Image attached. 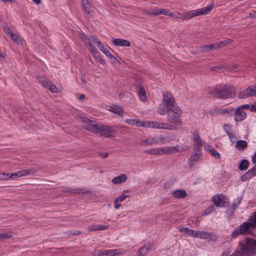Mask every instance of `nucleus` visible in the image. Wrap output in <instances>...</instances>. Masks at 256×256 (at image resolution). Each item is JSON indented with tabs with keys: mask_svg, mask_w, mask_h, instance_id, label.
Wrapping results in <instances>:
<instances>
[{
	"mask_svg": "<svg viewBox=\"0 0 256 256\" xmlns=\"http://www.w3.org/2000/svg\"><path fill=\"white\" fill-rule=\"evenodd\" d=\"M168 125L170 129L168 130H174L182 126L180 117L182 112L178 106H174L173 108H169L167 110Z\"/></svg>",
	"mask_w": 256,
	"mask_h": 256,
	"instance_id": "obj_1",
	"label": "nucleus"
},
{
	"mask_svg": "<svg viewBox=\"0 0 256 256\" xmlns=\"http://www.w3.org/2000/svg\"><path fill=\"white\" fill-rule=\"evenodd\" d=\"M86 128L95 134H99L108 138H114L116 132L112 127L100 124H94L92 128L87 127Z\"/></svg>",
	"mask_w": 256,
	"mask_h": 256,
	"instance_id": "obj_2",
	"label": "nucleus"
},
{
	"mask_svg": "<svg viewBox=\"0 0 256 256\" xmlns=\"http://www.w3.org/2000/svg\"><path fill=\"white\" fill-rule=\"evenodd\" d=\"M254 228L253 222H244L238 226L234 229L232 234V236L233 238H236L238 235H246L252 232V228Z\"/></svg>",
	"mask_w": 256,
	"mask_h": 256,
	"instance_id": "obj_3",
	"label": "nucleus"
},
{
	"mask_svg": "<svg viewBox=\"0 0 256 256\" xmlns=\"http://www.w3.org/2000/svg\"><path fill=\"white\" fill-rule=\"evenodd\" d=\"M214 92L216 97L223 99L232 98L235 94L234 88L231 86H220Z\"/></svg>",
	"mask_w": 256,
	"mask_h": 256,
	"instance_id": "obj_4",
	"label": "nucleus"
},
{
	"mask_svg": "<svg viewBox=\"0 0 256 256\" xmlns=\"http://www.w3.org/2000/svg\"><path fill=\"white\" fill-rule=\"evenodd\" d=\"M213 4H208L206 7L190 11L184 14L186 20H188L194 16L204 15L208 14L213 8Z\"/></svg>",
	"mask_w": 256,
	"mask_h": 256,
	"instance_id": "obj_5",
	"label": "nucleus"
},
{
	"mask_svg": "<svg viewBox=\"0 0 256 256\" xmlns=\"http://www.w3.org/2000/svg\"><path fill=\"white\" fill-rule=\"evenodd\" d=\"M232 42V40L228 39L224 41L219 42H218L210 44L208 45H206L201 47L200 51L203 52H209L211 50L226 46L229 44L231 43Z\"/></svg>",
	"mask_w": 256,
	"mask_h": 256,
	"instance_id": "obj_6",
	"label": "nucleus"
},
{
	"mask_svg": "<svg viewBox=\"0 0 256 256\" xmlns=\"http://www.w3.org/2000/svg\"><path fill=\"white\" fill-rule=\"evenodd\" d=\"M166 138L162 136L155 137H148V138L143 140L141 141L142 146H152L154 144L162 145L165 144Z\"/></svg>",
	"mask_w": 256,
	"mask_h": 256,
	"instance_id": "obj_7",
	"label": "nucleus"
},
{
	"mask_svg": "<svg viewBox=\"0 0 256 256\" xmlns=\"http://www.w3.org/2000/svg\"><path fill=\"white\" fill-rule=\"evenodd\" d=\"M143 127L152 128L166 130L170 129L168 124L156 121H144Z\"/></svg>",
	"mask_w": 256,
	"mask_h": 256,
	"instance_id": "obj_8",
	"label": "nucleus"
},
{
	"mask_svg": "<svg viewBox=\"0 0 256 256\" xmlns=\"http://www.w3.org/2000/svg\"><path fill=\"white\" fill-rule=\"evenodd\" d=\"M94 42L97 45L99 49L110 60L115 62L116 60V57L112 56L110 50V48L106 45H103L100 40L96 37L94 36L92 38Z\"/></svg>",
	"mask_w": 256,
	"mask_h": 256,
	"instance_id": "obj_9",
	"label": "nucleus"
},
{
	"mask_svg": "<svg viewBox=\"0 0 256 256\" xmlns=\"http://www.w3.org/2000/svg\"><path fill=\"white\" fill-rule=\"evenodd\" d=\"M162 103L166 107V110L178 106L172 94L168 92L163 94Z\"/></svg>",
	"mask_w": 256,
	"mask_h": 256,
	"instance_id": "obj_10",
	"label": "nucleus"
},
{
	"mask_svg": "<svg viewBox=\"0 0 256 256\" xmlns=\"http://www.w3.org/2000/svg\"><path fill=\"white\" fill-rule=\"evenodd\" d=\"M122 254L120 249L100 250L97 252V256H118Z\"/></svg>",
	"mask_w": 256,
	"mask_h": 256,
	"instance_id": "obj_11",
	"label": "nucleus"
},
{
	"mask_svg": "<svg viewBox=\"0 0 256 256\" xmlns=\"http://www.w3.org/2000/svg\"><path fill=\"white\" fill-rule=\"evenodd\" d=\"M250 96H256V85L248 88L238 94L240 98H246Z\"/></svg>",
	"mask_w": 256,
	"mask_h": 256,
	"instance_id": "obj_12",
	"label": "nucleus"
},
{
	"mask_svg": "<svg viewBox=\"0 0 256 256\" xmlns=\"http://www.w3.org/2000/svg\"><path fill=\"white\" fill-rule=\"evenodd\" d=\"M227 198L222 194H216L212 198V200L216 206L223 207L226 202Z\"/></svg>",
	"mask_w": 256,
	"mask_h": 256,
	"instance_id": "obj_13",
	"label": "nucleus"
},
{
	"mask_svg": "<svg viewBox=\"0 0 256 256\" xmlns=\"http://www.w3.org/2000/svg\"><path fill=\"white\" fill-rule=\"evenodd\" d=\"M194 150H201L202 141L198 131H194L192 136Z\"/></svg>",
	"mask_w": 256,
	"mask_h": 256,
	"instance_id": "obj_14",
	"label": "nucleus"
},
{
	"mask_svg": "<svg viewBox=\"0 0 256 256\" xmlns=\"http://www.w3.org/2000/svg\"><path fill=\"white\" fill-rule=\"evenodd\" d=\"M167 9L156 8L152 10H146V13L148 16H157L160 15H165Z\"/></svg>",
	"mask_w": 256,
	"mask_h": 256,
	"instance_id": "obj_15",
	"label": "nucleus"
},
{
	"mask_svg": "<svg viewBox=\"0 0 256 256\" xmlns=\"http://www.w3.org/2000/svg\"><path fill=\"white\" fill-rule=\"evenodd\" d=\"M246 116V114L240 108H237L234 113V120L236 122H240L244 120Z\"/></svg>",
	"mask_w": 256,
	"mask_h": 256,
	"instance_id": "obj_16",
	"label": "nucleus"
},
{
	"mask_svg": "<svg viewBox=\"0 0 256 256\" xmlns=\"http://www.w3.org/2000/svg\"><path fill=\"white\" fill-rule=\"evenodd\" d=\"M30 173V170H22L16 172L9 173L10 179H16L22 176H27Z\"/></svg>",
	"mask_w": 256,
	"mask_h": 256,
	"instance_id": "obj_17",
	"label": "nucleus"
},
{
	"mask_svg": "<svg viewBox=\"0 0 256 256\" xmlns=\"http://www.w3.org/2000/svg\"><path fill=\"white\" fill-rule=\"evenodd\" d=\"M172 196L176 199H184L187 196V192L182 189L176 190L172 192Z\"/></svg>",
	"mask_w": 256,
	"mask_h": 256,
	"instance_id": "obj_18",
	"label": "nucleus"
},
{
	"mask_svg": "<svg viewBox=\"0 0 256 256\" xmlns=\"http://www.w3.org/2000/svg\"><path fill=\"white\" fill-rule=\"evenodd\" d=\"M80 36L85 44L88 46V49L90 50L92 54L96 52V49L92 47L90 43V40L87 36L85 35L84 34H80Z\"/></svg>",
	"mask_w": 256,
	"mask_h": 256,
	"instance_id": "obj_19",
	"label": "nucleus"
},
{
	"mask_svg": "<svg viewBox=\"0 0 256 256\" xmlns=\"http://www.w3.org/2000/svg\"><path fill=\"white\" fill-rule=\"evenodd\" d=\"M108 110L112 112L117 114L120 117L124 116V110L120 106L112 105L110 106Z\"/></svg>",
	"mask_w": 256,
	"mask_h": 256,
	"instance_id": "obj_20",
	"label": "nucleus"
},
{
	"mask_svg": "<svg viewBox=\"0 0 256 256\" xmlns=\"http://www.w3.org/2000/svg\"><path fill=\"white\" fill-rule=\"evenodd\" d=\"M6 32L10 36L11 39L18 44H20L21 46L24 45V41L23 40H22L16 34L13 33L10 30H8L7 31H6Z\"/></svg>",
	"mask_w": 256,
	"mask_h": 256,
	"instance_id": "obj_21",
	"label": "nucleus"
},
{
	"mask_svg": "<svg viewBox=\"0 0 256 256\" xmlns=\"http://www.w3.org/2000/svg\"><path fill=\"white\" fill-rule=\"evenodd\" d=\"M128 178L126 174H122L113 178L112 180V182L114 184L124 183L126 181Z\"/></svg>",
	"mask_w": 256,
	"mask_h": 256,
	"instance_id": "obj_22",
	"label": "nucleus"
},
{
	"mask_svg": "<svg viewBox=\"0 0 256 256\" xmlns=\"http://www.w3.org/2000/svg\"><path fill=\"white\" fill-rule=\"evenodd\" d=\"M112 43L116 46H130V43L128 40L122 38H115L112 40Z\"/></svg>",
	"mask_w": 256,
	"mask_h": 256,
	"instance_id": "obj_23",
	"label": "nucleus"
},
{
	"mask_svg": "<svg viewBox=\"0 0 256 256\" xmlns=\"http://www.w3.org/2000/svg\"><path fill=\"white\" fill-rule=\"evenodd\" d=\"M201 156V150H194L190 156V164H194V162L199 160Z\"/></svg>",
	"mask_w": 256,
	"mask_h": 256,
	"instance_id": "obj_24",
	"label": "nucleus"
},
{
	"mask_svg": "<svg viewBox=\"0 0 256 256\" xmlns=\"http://www.w3.org/2000/svg\"><path fill=\"white\" fill-rule=\"evenodd\" d=\"M42 84L45 87L48 88V89L52 92H58V89L55 85L53 84L51 82H49L47 80H44L42 82Z\"/></svg>",
	"mask_w": 256,
	"mask_h": 256,
	"instance_id": "obj_25",
	"label": "nucleus"
},
{
	"mask_svg": "<svg viewBox=\"0 0 256 256\" xmlns=\"http://www.w3.org/2000/svg\"><path fill=\"white\" fill-rule=\"evenodd\" d=\"M144 121H141L138 119L129 118L126 120L125 122L130 126L136 125L138 126L143 127Z\"/></svg>",
	"mask_w": 256,
	"mask_h": 256,
	"instance_id": "obj_26",
	"label": "nucleus"
},
{
	"mask_svg": "<svg viewBox=\"0 0 256 256\" xmlns=\"http://www.w3.org/2000/svg\"><path fill=\"white\" fill-rule=\"evenodd\" d=\"M212 234L211 232L200 230L199 238L210 240L212 239Z\"/></svg>",
	"mask_w": 256,
	"mask_h": 256,
	"instance_id": "obj_27",
	"label": "nucleus"
},
{
	"mask_svg": "<svg viewBox=\"0 0 256 256\" xmlns=\"http://www.w3.org/2000/svg\"><path fill=\"white\" fill-rule=\"evenodd\" d=\"M83 9L89 16H92V12L90 10V4L88 0H82Z\"/></svg>",
	"mask_w": 256,
	"mask_h": 256,
	"instance_id": "obj_28",
	"label": "nucleus"
},
{
	"mask_svg": "<svg viewBox=\"0 0 256 256\" xmlns=\"http://www.w3.org/2000/svg\"><path fill=\"white\" fill-rule=\"evenodd\" d=\"M248 146V144L245 140H239L235 144V147L240 150H243Z\"/></svg>",
	"mask_w": 256,
	"mask_h": 256,
	"instance_id": "obj_29",
	"label": "nucleus"
},
{
	"mask_svg": "<svg viewBox=\"0 0 256 256\" xmlns=\"http://www.w3.org/2000/svg\"><path fill=\"white\" fill-rule=\"evenodd\" d=\"M255 176H256V173H254L251 169H250L241 176V180L242 181H246Z\"/></svg>",
	"mask_w": 256,
	"mask_h": 256,
	"instance_id": "obj_30",
	"label": "nucleus"
},
{
	"mask_svg": "<svg viewBox=\"0 0 256 256\" xmlns=\"http://www.w3.org/2000/svg\"><path fill=\"white\" fill-rule=\"evenodd\" d=\"M138 97L142 101L145 102L147 100V97L146 96V94L144 90V89L143 87L141 86H138Z\"/></svg>",
	"mask_w": 256,
	"mask_h": 256,
	"instance_id": "obj_31",
	"label": "nucleus"
},
{
	"mask_svg": "<svg viewBox=\"0 0 256 256\" xmlns=\"http://www.w3.org/2000/svg\"><path fill=\"white\" fill-rule=\"evenodd\" d=\"M129 192H130L128 190H124L122 191V194H120L119 196L117 197L116 198V201H118L119 202H122L127 198L130 196L128 194H128Z\"/></svg>",
	"mask_w": 256,
	"mask_h": 256,
	"instance_id": "obj_32",
	"label": "nucleus"
},
{
	"mask_svg": "<svg viewBox=\"0 0 256 256\" xmlns=\"http://www.w3.org/2000/svg\"><path fill=\"white\" fill-rule=\"evenodd\" d=\"M150 250V246H144L141 248L138 252V256H144L146 255Z\"/></svg>",
	"mask_w": 256,
	"mask_h": 256,
	"instance_id": "obj_33",
	"label": "nucleus"
},
{
	"mask_svg": "<svg viewBox=\"0 0 256 256\" xmlns=\"http://www.w3.org/2000/svg\"><path fill=\"white\" fill-rule=\"evenodd\" d=\"M108 228V226L106 225H94L88 228L89 231H93L96 230H105Z\"/></svg>",
	"mask_w": 256,
	"mask_h": 256,
	"instance_id": "obj_34",
	"label": "nucleus"
},
{
	"mask_svg": "<svg viewBox=\"0 0 256 256\" xmlns=\"http://www.w3.org/2000/svg\"><path fill=\"white\" fill-rule=\"evenodd\" d=\"M249 166V162L246 160H242L239 165L238 168L240 170H246Z\"/></svg>",
	"mask_w": 256,
	"mask_h": 256,
	"instance_id": "obj_35",
	"label": "nucleus"
},
{
	"mask_svg": "<svg viewBox=\"0 0 256 256\" xmlns=\"http://www.w3.org/2000/svg\"><path fill=\"white\" fill-rule=\"evenodd\" d=\"M166 106L164 104H160L158 108V113L162 116H164L166 114V112H167L166 107H165Z\"/></svg>",
	"mask_w": 256,
	"mask_h": 256,
	"instance_id": "obj_36",
	"label": "nucleus"
},
{
	"mask_svg": "<svg viewBox=\"0 0 256 256\" xmlns=\"http://www.w3.org/2000/svg\"><path fill=\"white\" fill-rule=\"evenodd\" d=\"M166 150L167 154L175 153L178 151V148L176 146L166 147Z\"/></svg>",
	"mask_w": 256,
	"mask_h": 256,
	"instance_id": "obj_37",
	"label": "nucleus"
},
{
	"mask_svg": "<svg viewBox=\"0 0 256 256\" xmlns=\"http://www.w3.org/2000/svg\"><path fill=\"white\" fill-rule=\"evenodd\" d=\"M98 52V50H96V52H95L93 54L94 55V56L96 60L100 63V64L104 65L105 64V62L104 60L99 55H96Z\"/></svg>",
	"mask_w": 256,
	"mask_h": 256,
	"instance_id": "obj_38",
	"label": "nucleus"
},
{
	"mask_svg": "<svg viewBox=\"0 0 256 256\" xmlns=\"http://www.w3.org/2000/svg\"><path fill=\"white\" fill-rule=\"evenodd\" d=\"M12 237L11 232L10 233H0V240L9 239Z\"/></svg>",
	"mask_w": 256,
	"mask_h": 256,
	"instance_id": "obj_39",
	"label": "nucleus"
},
{
	"mask_svg": "<svg viewBox=\"0 0 256 256\" xmlns=\"http://www.w3.org/2000/svg\"><path fill=\"white\" fill-rule=\"evenodd\" d=\"M214 210V206H210L206 209L202 214V216H206L211 214Z\"/></svg>",
	"mask_w": 256,
	"mask_h": 256,
	"instance_id": "obj_40",
	"label": "nucleus"
},
{
	"mask_svg": "<svg viewBox=\"0 0 256 256\" xmlns=\"http://www.w3.org/2000/svg\"><path fill=\"white\" fill-rule=\"evenodd\" d=\"M10 179L8 172H0V180H8Z\"/></svg>",
	"mask_w": 256,
	"mask_h": 256,
	"instance_id": "obj_41",
	"label": "nucleus"
},
{
	"mask_svg": "<svg viewBox=\"0 0 256 256\" xmlns=\"http://www.w3.org/2000/svg\"><path fill=\"white\" fill-rule=\"evenodd\" d=\"M146 152L152 155H158V148H153L146 150Z\"/></svg>",
	"mask_w": 256,
	"mask_h": 256,
	"instance_id": "obj_42",
	"label": "nucleus"
},
{
	"mask_svg": "<svg viewBox=\"0 0 256 256\" xmlns=\"http://www.w3.org/2000/svg\"><path fill=\"white\" fill-rule=\"evenodd\" d=\"M158 148V155H163V154H166V147H160V148Z\"/></svg>",
	"mask_w": 256,
	"mask_h": 256,
	"instance_id": "obj_43",
	"label": "nucleus"
},
{
	"mask_svg": "<svg viewBox=\"0 0 256 256\" xmlns=\"http://www.w3.org/2000/svg\"><path fill=\"white\" fill-rule=\"evenodd\" d=\"M232 109L229 110L228 108H220L218 110V113L220 114H228L230 113V112H232Z\"/></svg>",
	"mask_w": 256,
	"mask_h": 256,
	"instance_id": "obj_44",
	"label": "nucleus"
},
{
	"mask_svg": "<svg viewBox=\"0 0 256 256\" xmlns=\"http://www.w3.org/2000/svg\"><path fill=\"white\" fill-rule=\"evenodd\" d=\"M210 154L215 158L218 159L220 157V153L216 150L214 148V150H212V152Z\"/></svg>",
	"mask_w": 256,
	"mask_h": 256,
	"instance_id": "obj_45",
	"label": "nucleus"
},
{
	"mask_svg": "<svg viewBox=\"0 0 256 256\" xmlns=\"http://www.w3.org/2000/svg\"><path fill=\"white\" fill-rule=\"evenodd\" d=\"M224 130L226 132V134L231 132V126L229 124H224L223 126Z\"/></svg>",
	"mask_w": 256,
	"mask_h": 256,
	"instance_id": "obj_46",
	"label": "nucleus"
},
{
	"mask_svg": "<svg viewBox=\"0 0 256 256\" xmlns=\"http://www.w3.org/2000/svg\"><path fill=\"white\" fill-rule=\"evenodd\" d=\"M64 192H70V193H79L80 192V191H79V190L78 189H76V190H73V189H71L70 188H64Z\"/></svg>",
	"mask_w": 256,
	"mask_h": 256,
	"instance_id": "obj_47",
	"label": "nucleus"
},
{
	"mask_svg": "<svg viewBox=\"0 0 256 256\" xmlns=\"http://www.w3.org/2000/svg\"><path fill=\"white\" fill-rule=\"evenodd\" d=\"M204 148L207 152H208L210 153L212 152V150H214V148L212 146L207 144H204Z\"/></svg>",
	"mask_w": 256,
	"mask_h": 256,
	"instance_id": "obj_48",
	"label": "nucleus"
},
{
	"mask_svg": "<svg viewBox=\"0 0 256 256\" xmlns=\"http://www.w3.org/2000/svg\"><path fill=\"white\" fill-rule=\"evenodd\" d=\"M175 18H180V19H181L182 20H186L184 14H180V12H176V14Z\"/></svg>",
	"mask_w": 256,
	"mask_h": 256,
	"instance_id": "obj_49",
	"label": "nucleus"
},
{
	"mask_svg": "<svg viewBox=\"0 0 256 256\" xmlns=\"http://www.w3.org/2000/svg\"><path fill=\"white\" fill-rule=\"evenodd\" d=\"M242 198L238 197L237 198L234 200V206L236 208L238 206L240 203L242 201Z\"/></svg>",
	"mask_w": 256,
	"mask_h": 256,
	"instance_id": "obj_50",
	"label": "nucleus"
},
{
	"mask_svg": "<svg viewBox=\"0 0 256 256\" xmlns=\"http://www.w3.org/2000/svg\"><path fill=\"white\" fill-rule=\"evenodd\" d=\"M250 221L253 222L254 228H256V210L253 216L250 218Z\"/></svg>",
	"mask_w": 256,
	"mask_h": 256,
	"instance_id": "obj_51",
	"label": "nucleus"
},
{
	"mask_svg": "<svg viewBox=\"0 0 256 256\" xmlns=\"http://www.w3.org/2000/svg\"><path fill=\"white\" fill-rule=\"evenodd\" d=\"M179 231L180 232H184L188 235L189 231H190V229L187 227L182 228H180L179 229Z\"/></svg>",
	"mask_w": 256,
	"mask_h": 256,
	"instance_id": "obj_52",
	"label": "nucleus"
},
{
	"mask_svg": "<svg viewBox=\"0 0 256 256\" xmlns=\"http://www.w3.org/2000/svg\"><path fill=\"white\" fill-rule=\"evenodd\" d=\"M227 135L228 136L230 140L231 141H233L234 140H236V136L233 132H232L227 134Z\"/></svg>",
	"mask_w": 256,
	"mask_h": 256,
	"instance_id": "obj_53",
	"label": "nucleus"
},
{
	"mask_svg": "<svg viewBox=\"0 0 256 256\" xmlns=\"http://www.w3.org/2000/svg\"><path fill=\"white\" fill-rule=\"evenodd\" d=\"M166 16H168L171 18H175L176 14L174 13L170 12L168 9H167Z\"/></svg>",
	"mask_w": 256,
	"mask_h": 256,
	"instance_id": "obj_54",
	"label": "nucleus"
},
{
	"mask_svg": "<svg viewBox=\"0 0 256 256\" xmlns=\"http://www.w3.org/2000/svg\"><path fill=\"white\" fill-rule=\"evenodd\" d=\"M120 202L118 201H116V200L115 199L114 200V207L116 209H118L120 206H122L121 204L119 203Z\"/></svg>",
	"mask_w": 256,
	"mask_h": 256,
	"instance_id": "obj_55",
	"label": "nucleus"
},
{
	"mask_svg": "<svg viewBox=\"0 0 256 256\" xmlns=\"http://www.w3.org/2000/svg\"><path fill=\"white\" fill-rule=\"evenodd\" d=\"M250 106L249 104H243L242 106H240L238 108H240V110H242L244 108H248L250 110Z\"/></svg>",
	"mask_w": 256,
	"mask_h": 256,
	"instance_id": "obj_56",
	"label": "nucleus"
},
{
	"mask_svg": "<svg viewBox=\"0 0 256 256\" xmlns=\"http://www.w3.org/2000/svg\"><path fill=\"white\" fill-rule=\"evenodd\" d=\"M250 110L251 112H256V103L252 104L250 106Z\"/></svg>",
	"mask_w": 256,
	"mask_h": 256,
	"instance_id": "obj_57",
	"label": "nucleus"
},
{
	"mask_svg": "<svg viewBox=\"0 0 256 256\" xmlns=\"http://www.w3.org/2000/svg\"><path fill=\"white\" fill-rule=\"evenodd\" d=\"M100 156L103 158H105L108 157V154L107 152H100L99 153Z\"/></svg>",
	"mask_w": 256,
	"mask_h": 256,
	"instance_id": "obj_58",
	"label": "nucleus"
},
{
	"mask_svg": "<svg viewBox=\"0 0 256 256\" xmlns=\"http://www.w3.org/2000/svg\"><path fill=\"white\" fill-rule=\"evenodd\" d=\"M240 253L238 250H236L234 252H233L230 256H240Z\"/></svg>",
	"mask_w": 256,
	"mask_h": 256,
	"instance_id": "obj_59",
	"label": "nucleus"
},
{
	"mask_svg": "<svg viewBox=\"0 0 256 256\" xmlns=\"http://www.w3.org/2000/svg\"><path fill=\"white\" fill-rule=\"evenodd\" d=\"M195 232H196V230H190L188 236L194 237V235Z\"/></svg>",
	"mask_w": 256,
	"mask_h": 256,
	"instance_id": "obj_60",
	"label": "nucleus"
},
{
	"mask_svg": "<svg viewBox=\"0 0 256 256\" xmlns=\"http://www.w3.org/2000/svg\"><path fill=\"white\" fill-rule=\"evenodd\" d=\"M200 230H196L194 238H199Z\"/></svg>",
	"mask_w": 256,
	"mask_h": 256,
	"instance_id": "obj_61",
	"label": "nucleus"
},
{
	"mask_svg": "<svg viewBox=\"0 0 256 256\" xmlns=\"http://www.w3.org/2000/svg\"><path fill=\"white\" fill-rule=\"evenodd\" d=\"M252 162L253 164L256 163V152L254 154L252 158Z\"/></svg>",
	"mask_w": 256,
	"mask_h": 256,
	"instance_id": "obj_62",
	"label": "nucleus"
},
{
	"mask_svg": "<svg viewBox=\"0 0 256 256\" xmlns=\"http://www.w3.org/2000/svg\"><path fill=\"white\" fill-rule=\"evenodd\" d=\"M85 98V96L83 94H80L78 97V100H83Z\"/></svg>",
	"mask_w": 256,
	"mask_h": 256,
	"instance_id": "obj_63",
	"label": "nucleus"
},
{
	"mask_svg": "<svg viewBox=\"0 0 256 256\" xmlns=\"http://www.w3.org/2000/svg\"><path fill=\"white\" fill-rule=\"evenodd\" d=\"M32 0L36 4H39L41 3V0Z\"/></svg>",
	"mask_w": 256,
	"mask_h": 256,
	"instance_id": "obj_64",
	"label": "nucleus"
}]
</instances>
